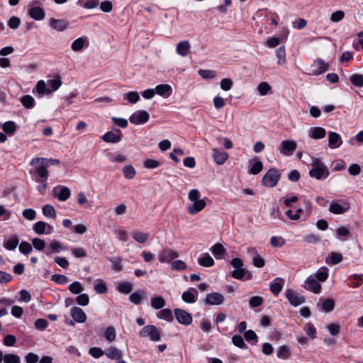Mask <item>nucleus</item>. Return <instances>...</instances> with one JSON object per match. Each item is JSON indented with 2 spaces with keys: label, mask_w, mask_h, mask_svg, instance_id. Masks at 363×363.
<instances>
[{
  "label": "nucleus",
  "mask_w": 363,
  "mask_h": 363,
  "mask_svg": "<svg viewBox=\"0 0 363 363\" xmlns=\"http://www.w3.org/2000/svg\"><path fill=\"white\" fill-rule=\"evenodd\" d=\"M206 206V202L203 199H199L194 201L193 204L189 206L188 211L190 214L194 215L202 211Z\"/></svg>",
  "instance_id": "obj_25"
},
{
  "label": "nucleus",
  "mask_w": 363,
  "mask_h": 363,
  "mask_svg": "<svg viewBox=\"0 0 363 363\" xmlns=\"http://www.w3.org/2000/svg\"><path fill=\"white\" fill-rule=\"evenodd\" d=\"M22 105L26 108H32L35 104V99L30 95H24L21 99Z\"/></svg>",
  "instance_id": "obj_44"
},
{
  "label": "nucleus",
  "mask_w": 363,
  "mask_h": 363,
  "mask_svg": "<svg viewBox=\"0 0 363 363\" xmlns=\"http://www.w3.org/2000/svg\"><path fill=\"white\" fill-rule=\"evenodd\" d=\"M4 363H21L20 357L13 354H7L4 356Z\"/></svg>",
  "instance_id": "obj_62"
},
{
  "label": "nucleus",
  "mask_w": 363,
  "mask_h": 363,
  "mask_svg": "<svg viewBox=\"0 0 363 363\" xmlns=\"http://www.w3.org/2000/svg\"><path fill=\"white\" fill-rule=\"evenodd\" d=\"M123 99L127 100L130 104H136L140 101V95L137 91H129L123 94Z\"/></svg>",
  "instance_id": "obj_36"
},
{
  "label": "nucleus",
  "mask_w": 363,
  "mask_h": 363,
  "mask_svg": "<svg viewBox=\"0 0 363 363\" xmlns=\"http://www.w3.org/2000/svg\"><path fill=\"white\" fill-rule=\"evenodd\" d=\"M155 94L165 99L169 97L172 94V88L167 84L157 85L155 88Z\"/></svg>",
  "instance_id": "obj_20"
},
{
  "label": "nucleus",
  "mask_w": 363,
  "mask_h": 363,
  "mask_svg": "<svg viewBox=\"0 0 363 363\" xmlns=\"http://www.w3.org/2000/svg\"><path fill=\"white\" fill-rule=\"evenodd\" d=\"M290 350L286 345H282L279 347L277 352V357L282 359H286L290 356Z\"/></svg>",
  "instance_id": "obj_53"
},
{
  "label": "nucleus",
  "mask_w": 363,
  "mask_h": 363,
  "mask_svg": "<svg viewBox=\"0 0 363 363\" xmlns=\"http://www.w3.org/2000/svg\"><path fill=\"white\" fill-rule=\"evenodd\" d=\"M150 119V114L147 111L140 110L134 112L129 118L131 123L135 125L144 124Z\"/></svg>",
  "instance_id": "obj_6"
},
{
  "label": "nucleus",
  "mask_w": 363,
  "mask_h": 363,
  "mask_svg": "<svg viewBox=\"0 0 363 363\" xmlns=\"http://www.w3.org/2000/svg\"><path fill=\"white\" fill-rule=\"evenodd\" d=\"M70 314L75 322L83 323L86 320L85 312L79 307H73L70 309Z\"/></svg>",
  "instance_id": "obj_17"
},
{
  "label": "nucleus",
  "mask_w": 363,
  "mask_h": 363,
  "mask_svg": "<svg viewBox=\"0 0 363 363\" xmlns=\"http://www.w3.org/2000/svg\"><path fill=\"white\" fill-rule=\"evenodd\" d=\"M105 354L111 359L118 360L122 358L123 352L118 348L111 346L106 350Z\"/></svg>",
  "instance_id": "obj_28"
},
{
  "label": "nucleus",
  "mask_w": 363,
  "mask_h": 363,
  "mask_svg": "<svg viewBox=\"0 0 363 363\" xmlns=\"http://www.w3.org/2000/svg\"><path fill=\"white\" fill-rule=\"evenodd\" d=\"M270 243L274 247H281L285 245V240L281 237L272 236L270 239Z\"/></svg>",
  "instance_id": "obj_61"
},
{
  "label": "nucleus",
  "mask_w": 363,
  "mask_h": 363,
  "mask_svg": "<svg viewBox=\"0 0 363 363\" xmlns=\"http://www.w3.org/2000/svg\"><path fill=\"white\" fill-rule=\"evenodd\" d=\"M19 240L16 236H13L4 242V247L8 250H13L18 245Z\"/></svg>",
  "instance_id": "obj_48"
},
{
  "label": "nucleus",
  "mask_w": 363,
  "mask_h": 363,
  "mask_svg": "<svg viewBox=\"0 0 363 363\" xmlns=\"http://www.w3.org/2000/svg\"><path fill=\"white\" fill-rule=\"evenodd\" d=\"M270 89V85L266 82H261L257 86V91L262 96L266 95Z\"/></svg>",
  "instance_id": "obj_63"
},
{
  "label": "nucleus",
  "mask_w": 363,
  "mask_h": 363,
  "mask_svg": "<svg viewBox=\"0 0 363 363\" xmlns=\"http://www.w3.org/2000/svg\"><path fill=\"white\" fill-rule=\"evenodd\" d=\"M108 259L110 262H111L113 269L117 272H121L122 270V258L121 257L117 256L109 257Z\"/></svg>",
  "instance_id": "obj_40"
},
{
  "label": "nucleus",
  "mask_w": 363,
  "mask_h": 363,
  "mask_svg": "<svg viewBox=\"0 0 363 363\" xmlns=\"http://www.w3.org/2000/svg\"><path fill=\"white\" fill-rule=\"evenodd\" d=\"M212 157L213 158L214 162L218 164H223L228 158V154L223 150H220L218 148L213 149Z\"/></svg>",
  "instance_id": "obj_18"
},
{
  "label": "nucleus",
  "mask_w": 363,
  "mask_h": 363,
  "mask_svg": "<svg viewBox=\"0 0 363 363\" xmlns=\"http://www.w3.org/2000/svg\"><path fill=\"white\" fill-rule=\"evenodd\" d=\"M28 16L35 21H42L45 16L44 10L40 6H33L28 9Z\"/></svg>",
  "instance_id": "obj_19"
},
{
  "label": "nucleus",
  "mask_w": 363,
  "mask_h": 363,
  "mask_svg": "<svg viewBox=\"0 0 363 363\" xmlns=\"http://www.w3.org/2000/svg\"><path fill=\"white\" fill-rule=\"evenodd\" d=\"M276 56L278 58V64L282 65L286 62V50L284 46H281L276 50Z\"/></svg>",
  "instance_id": "obj_47"
},
{
  "label": "nucleus",
  "mask_w": 363,
  "mask_h": 363,
  "mask_svg": "<svg viewBox=\"0 0 363 363\" xmlns=\"http://www.w3.org/2000/svg\"><path fill=\"white\" fill-rule=\"evenodd\" d=\"M203 301L208 305H221L224 301V296L220 293L213 292L208 294Z\"/></svg>",
  "instance_id": "obj_16"
},
{
  "label": "nucleus",
  "mask_w": 363,
  "mask_h": 363,
  "mask_svg": "<svg viewBox=\"0 0 363 363\" xmlns=\"http://www.w3.org/2000/svg\"><path fill=\"white\" fill-rule=\"evenodd\" d=\"M16 130V123L13 121H7L3 125V130L7 134H13Z\"/></svg>",
  "instance_id": "obj_56"
},
{
  "label": "nucleus",
  "mask_w": 363,
  "mask_h": 363,
  "mask_svg": "<svg viewBox=\"0 0 363 363\" xmlns=\"http://www.w3.org/2000/svg\"><path fill=\"white\" fill-rule=\"evenodd\" d=\"M179 253L172 249L166 248L162 250L159 255V261L161 263L169 262L177 258Z\"/></svg>",
  "instance_id": "obj_13"
},
{
  "label": "nucleus",
  "mask_w": 363,
  "mask_h": 363,
  "mask_svg": "<svg viewBox=\"0 0 363 363\" xmlns=\"http://www.w3.org/2000/svg\"><path fill=\"white\" fill-rule=\"evenodd\" d=\"M326 135L325 130L322 127H315L309 130V137L315 140L322 139Z\"/></svg>",
  "instance_id": "obj_27"
},
{
  "label": "nucleus",
  "mask_w": 363,
  "mask_h": 363,
  "mask_svg": "<svg viewBox=\"0 0 363 363\" xmlns=\"http://www.w3.org/2000/svg\"><path fill=\"white\" fill-rule=\"evenodd\" d=\"M123 176L128 179H132L136 174V171L132 165H125L122 169Z\"/></svg>",
  "instance_id": "obj_39"
},
{
  "label": "nucleus",
  "mask_w": 363,
  "mask_h": 363,
  "mask_svg": "<svg viewBox=\"0 0 363 363\" xmlns=\"http://www.w3.org/2000/svg\"><path fill=\"white\" fill-rule=\"evenodd\" d=\"M48 250H49V252H46V255H50L52 254L59 253L61 251L66 250L67 247L59 241L52 240L49 243Z\"/></svg>",
  "instance_id": "obj_22"
},
{
  "label": "nucleus",
  "mask_w": 363,
  "mask_h": 363,
  "mask_svg": "<svg viewBox=\"0 0 363 363\" xmlns=\"http://www.w3.org/2000/svg\"><path fill=\"white\" fill-rule=\"evenodd\" d=\"M54 196L61 201H67L71 195L69 189L64 186H57L54 190Z\"/></svg>",
  "instance_id": "obj_14"
},
{
  "label": "nucleus",
  "mask_w": 363,
  "mask_h": 363,
  "mask_svg": "<svg viewBox=\"0 0 363 363\" xmlns=\"http://www.w3.org/2000/svg\"><path fill=\"white\" fill-rule=\"evenodd\" d=\"M310 166L311 169L308 174L311 177L317 180H323L329 177L330 171L320 158L312 157Z\"/></svg>",
  "instance_id": "obj_1"
},
{
  "label": "nucleus",
  "mask_w": 363,
  "mask_h": 363,
  "mask_svg": "<svg viewBox=\"0 0 363 363\" xmlns=\"http://www.w3.org/2000/svg\"><path fill=\"white\" fill-rule=\"evenodd\" d=\"M285 296L291 305L295 307L301 305L305 301L303 296H300L298 293L290 289L286 290Z\"/></svg>",
  "instance_id": "obj_9"
},
{
  "label": "nucleus",
  "mask_w": 363,
  "mask_h": 363,
  "mask_svg": "<svg viewBox=\"0 0 363 363\" xmlns=\"http://www.w3.org/2000/svg\"><path fill=\"white\" fill-rule=\"evenodd\" d=\"M123 137V133L119 129L114 128L113 131H108L101 138L106 143H118Z\"/></svg>",
  "instance_id": "obj_10"
},
{
  "label": "nucleus",
  "mask_w": 363,
  "mask_h": 363,
  "mask_svg": "<svg viewBox=\"0 0 363 363\" xmlns=\"http://www.w3.org/2000/svg\"><path fill=\"white\" fill-rule=\"evenodd\" d=\"M48 24L54 30L60 32L65 30L69 26V22L65 19L50 18Z\"/></svg>",
  "instance_id": "obj_15"
},
{
  "label": "nucleus",
  "mask_w": 363,
  "mask_h": 363,
  "mask_svg": "<svg viewBox=\"0 0 363 363\" xmlns=\"http://www.w3.org/2000/svg\"><path fill=\"white\" fill-rule=\"evenodd\" d=\"M186 267H187L186 264L184 261L180 260V259L173 261L171 263V268L172 270L182 271V270L186 269Z\"/></svg>",
  "instance_id": "obj_55"
},
{
  "label": "nucleus",
  "mask_w": 363,
  "mask_h": 363,
  "mask_svg": "<svg viewBox=\"0 0 363 363\" xmlns=\"http://www.w3.org/2000/svg\"><path fill=\"white\" fill-rule=\"evenodd\" d=\"M85 39L83 38H79L74 40L71 45V48L74 52L81 51L84 46Z\"/></svg>",
  "instance_id": "obj_49"
},
{
  "label": "nucleus",
  "mask_w": 363,
  "mask_h": 363,
  "mask_svg": "<svg viewBox=\"0 0 363 363\" xmlns=\"http://www.w3.org/2000/svg\"><path fill=\"white\" fill-rule=\"evenodd\" d=\"M68 289L72 293L74 294H79L83 291V287L79 281H74L69 286Z\"/></svg>",
  "instance_id": "obj_60"
},
{
  "label": "nucleus",
  "mask_w": 363,
  "mask_h": 363,
  "mask_svg": "<svg viewBox=\"0 0 363 363\" xmlns=\"http://www.w3.org/2000/svg\"><path fill=\"white\" fill-rule=\"evenodd\" d=\"M263 169V164L261 161H257L254 163V164L249 169V173L250 174L256 175L259 174Z\"/></svg>",
  "instance_id": "obj_57"
},
{
  "label": "nucleus",
  "mask_w": 363,
  "mask_h": 363,
  "mask_svg": "<svg viewBox=\"0 0 363 363\" xmlns=\"http://www.w3.org/2000/svg\"><path fill=\"white\" fill-rule=\"evenodd\" d=\"M198 263L204 267H210L214 264V260L208 253H204L198 259Z\"/></svg>",
  "instance_id": "obj_32"
},
{
  "label": "nucleus",
  "mask_w": 363,
  "mask_h": 363,
  "mask_svg": "<svg viewBox=\"0 0 363 363\" xmlns=\"http://www.w3.org/2000/svg\"><path fill=\"white\" fill-rule=\"evenodd\" d=\"M321 311L325 313L332 311L335 308V302L332 298L323 299L320 304Z\"/></svg>",
  "instance_id": "obj_35"
},
{
  "label": "nucleus",
  "mask_w": 363,
  "mask_h": 363,
  "mask_svg": "<svg viewBox=\"0 0 363 363\" xmlns=\"http://www.w3.org/2000/svg\"><path fill=\"white\" fill-rule=\"evenodd\" d=\"M131 237L138 242L143 244L149 239V234L139 230H133L130 233Z\"/></svg>",
  "instance_id": "obj_29"
},
{
  "label": "nucleus",
  "mask_w": 363,
  "mask_h": 363,
  "mask_svg": "<svg viewBox=\"0 0 363 363\" xmlns=\"http://www.w3.org/2000/svg\"><path fill=\"white\" fill-rule=\"evenodd\" d=\"M104 337L108 342H113L116 337V330L113 327L109 326L108 327L104 332Z\"/></svg>",
  "instance_id": "obj_51"
},
{
  "label": "nucleus",
  "mask_w": 363,
  "mask_h": 363,
  "mask_svg": "<svg viewBox=\"0 0 363 363\" xmlns=\"http://www.w3.org/2000/svg\"><path fill=\"white\" fill-rule=\"evenodd\" d=\"M350 279H353V281L349 284V286L352 288L359 287L362 282H363V274H352Z\"/></svg>",
  "instance_id": "obj_50"
},
{
  "label": "nucleus",
  "mask_w": 363,
  "mask_h": 363,
  "mask_svg": "<svg viewBox=\"0 0 363 363\" xmlns=\"http://www.w3.org/2000/svg\"><path fill=\"white\" fill-rule=\"evenodd\" d=\"M145 296L146 294L144 291H140L139 292H135L130 294L129 299L134 304L138 305L140 303L142 298Z\"/></svg>",
  "instance_id": "obj_41"
},
{
  "label": "nucleus",
  "mask_w": 363,
  "mask_h": 363,
  "mask_svg": "<svg viewBox=\"0 0 363 363\" xmlns=\"http://www.w3.org/2000/svg\"><path fill=\"white\" fill-rule=\"evenodd\" d=\"M350 82L355 86H363V75L359 74H354L350 77Z\"/></svg>",
  "instance_id": "obj_54"
},
{
  "label": "nucleus",
  "mask_w": 363,
  "mask_h": 363,
  "mask_svg": "<svg viewBox=\"0 0 363 363\" xmlns=\"http://www.w3.org/2000/svg\"><path fill=\"white\" fill-rule=\"evenodd\" d=\"M343 260V256L338 252H332L326 258V262L333 265L337 264Z\"/></svg>",
  "instance_id": "obj_31"
},
{
  "label": "nucleus",
  "mask_w": 363,
  "mask_h": 363,
  "mask_svg": "<svg viewBox=\"0 0 363 363\" xmlns=\"http://www.w3.org/2000/svg\"><path fill=\"white\" fill-rule=\"evenodd\" d=\"M77 5L86 9H93L99 5V0H78Z\"/></svg>",
  "instance_id": "obj_30"
},
{
  "label": "nucleus",
  "mask_w": 363,
  "mask_h": 363,
  "mask_svg": "<svg viewBox=\"0 0 363 363\" xmlns=\"http://www.w3.org/2000/svg\"><path fill=\"white\" fill-rule=\"evenodd\" d=\"M165 306V301L162 296L151 298V306L154 309H162Z\"/></svg>",
  "instance_id": "obj_42"
},
{
  "label": "nucleus",
  "mask_w": 363,
  "mask_h": 363,
  "mask_svg": "<svg viewBox=\"0 0 363 363\" xmlns=\"http://www.w3.org/2000/svg\"><path fill=\"white\" fill-rule=\"evenodd\" d=\"M230 264L235 268L232 272V277L236 279H242L244 277H246V279H251L252 274L250 272H246L243 268V262L240 258H233Z\"/></svg>",
  "instance_id": "obj_2"
},
{
  "label": "nucleus",
  "mask_w": 363,
  "mask_h": 363,
  "mask_svg": "<svg viewBox=\"0 0 363 363\" xmlns=\"http://www.w3.org/2000/svg\"><path fill=\"white\" fill-rule=\"evenodd\" d=\"M301 286L305 289L312 291L314 294H319L321 291V285L312 274L306 279V280Z\"/></svg>",
  "instance_id": "obj_8"
},
{
  "label": "nucleus",
  "mask_w": 363,
  "mask_h": 363,
  "mask_svg": "<svg viewBox=\"0 0 363 363\" xmlns=\"http://www.w3.org/2000/svg\"><path fill=\"white\" fill-rule=\"evenodd\" d=\"M37 162H42L44 164H46V167L48 168L51 165H59L60 164V160L57 159H47V158H43V157H35L33 158L30 161V164L32 166L35 165Z\"/></svg>",
  "instance_id": "obj_26"
},
{
  "label": "nucleus",
  "mask_w": 363,
  "mask_h": 363,
  "mask_svg": "<svg viewBox=\"0 0 363 363\" xmlns=\"http://www.w3.org/2000/svg\"><path fill=\"white\" fill-rule=\"evenodd\" d=\"M244 337L247 342H250L251 341H254V342L251 343L252 345L257 342V335L252 330H248L245 331L244 333Z\"/></svg>",
  "instance_id": "obj_58"
},
{
  "label": "nucleus",
  "mask_w": 363,
  "mask_h": 363,
  "mask_svg": "<svg viewBox=\"0 0 363 363\" xmlns=\"http://www.w3.org/2000/svg\"><path fill=\"white\" fill-rule=\"evenodd\" d=\"M45 226H46L45 222L38 221L37 223H35L33 225V229L35 231V233L38 235L45 234L46 233Z\"/></svg>",
  "instance_id": "obj_52"
},
{
  "label": "nucleus",
  "mask_w": 363,
  "mask_h": 363,
  "mask_svg": "<svg viewBox=\"0 0 363 363\" xmlns=\"http://www.w3.org/2000/svg\"><path fill=\"white\" fill-rule=\"evenodd\" d=\"M284 280L277 277L269 284L270 290L274 296H277L282 290Z\"/></svg>",
  "instance_id": "obj_24"
},
{
  "label": "nucleus",
  "mask_w": 363,
  "mask_h": 363,
  "mask_svg": "<svg viewBox=\"0 0 363 363\" xmlns=\"http://www.w3.org/2000/svg\"><path fill=\"white\" fill-rule=\"evenodd\" d=\"M35 166L36 167V168L33 172V175L37 177L36 182H46L49 175L46 164H44L42 162H37Z\"/></svg>",
  "instance_id": "obj_7"
},
{
  "label": "nucleus",
  "mask_w": 363,
  "mask_h": 363,
  "mask_svg": "<svg viewBox=\"0 0 363 363\" xmlns=\"http://www.w3.org/2000/svg\"><path fill=\"white\" fill-rule=\"evenodd\" d=\"M182 298L187 303H193L196 301L194 295L190 291H184L182 295Z\"/></svg>",
  "instance_id": "obj_64"
},
{
  "label": "nucleus",
  "mask_w": 363,
  "mask_h": 363,
  "mask_svg": "<svg viewBox=\"0 0 363 363\" xmlns=\"http://www.w3.org/2000/svg\"><path fill=\"white\" fill-rule=\"evenodd\" d=\"M133 290V284L129 281H122L118 285V291L124 294L130 293Z\"/></svg>",
  "instance_id": "obj_37"
},
{
  "label": "nucleus",
  "mask_w": 363,
  "mask_h": 363,
  "mask_svg": "<svg viewBox=\"0 0 363 363\" xmlns=\"http://www.w3.org/2000/svg\"><path fill=\"white\" fill-rule=\"evenodd\" d=\"M297 147L296 143L294 140H283L279 146V150L284 155H291Z\"/></svg>",
  "instance_id": "obj_12"
},
{
  "label": "nucleus",
  "mask_w": 363,
  "mask_h": 363,
  "mask_svg": "<svg viewBox=\"0 0 363 363\" xmlns=\"http://www.w3.org/2000/svg\"><path fill=\"white\" fill-rule=\"evenodd\" d=\"M350 208L349 203L343 199L338 201H333L330 203L329 211L333 214H342L348 211Z\"/></svg>",
  "instance_id": "obj_5"
},
{
  "label": "nucleus",
  "mask_w": 363,
  "mask_h": 363,
  "mask_svg": "<svg viewBox=\"0 0 363 363\" xmlns=\"http://www.w3.org/2000/svg\"><path fill=\"white\" fill-rule=\"evenodd\" d=\"M211 250L213 255L217 259H222L225 253V249L220 243H216L213 246H212Z\"/></svg>",
  "instance_id": "obj_33"
},
{
  "label": "nucleus",
  "mask_w": 363,
  "mask_h": 363,
  "mask_svg": "<svg viewBox=\"0 0 363 363\" xmlns=\"http://www.w3.org/2000/svg\"><path fill=\"white\" fill-rule=\"evenodd\" d=\"M342 143L340 135L335 132L328 133V147L330 149L339 147Z\"/></svg>",
  "instance_id": "obj_21"
},
{
  "label": "nucleus",
  "mask_w": 363,
  "mask_h": 363,
  "mask_svg": "<svg viewBox=\"0 0 363 363\" xmlns=\"http://www.w3.org/2000/svg\"><path fill=\"white\" fill-rule=\"evenodd\" d=\"M142 337H149L153 342L160 341L161 339V330L153 325H148L143 327L139 333Z\"/></svg>",
  "instance_id": "obj_4"
},
{
  "label": "nucleus",
  "mask_w": 363,
  "mask_h": 363,
  "mask_svg": "<svg viewBox=\"0 0 363 363\" xmlns=\"http://www.w3.org/2000/svg\"><path fill=\"white\" fill-rule=\"evenodd\" d=\"M157 317L168 322H172L173 320L172 313L169 308L162 309L157 315Z\"/></svg>",
  "instance_id": "obj_43"
},
{
  "label": "nucleus",
  "mask_w": 363,
  "mask_h": 363,
  "mask_svg": "<svg viewBox=\"0 0 363 363\" xmlns=\"http://www.w3.org/2000/svg\"><path fill=\"white\" fill-rule=\"evenodd\" d=\"M190 43L188 40H182L177 43L176 52L182 57H186L190 52Z\"/></svg>",
  "instance_id": "obj_23"
},
{
  "label": "nucleus",
  "mask_w": 363,
  "mask_h": 363,
  "mask_svg": "<svg viewBox=\"0 0 363 363\" xmlns=\"http://www.w3.org/2000/svg\"><path fill=\"white\" fill-rule=\"evenodd\" d=\"M280 178L281 173L279 170L276 168H271L262 177V184L266 187L273 188L278 184Z\"/></svg>",
  "instance_id": "obj_3"
},
{
  "label": "nucleus",
  "mask_w": 363,
  "mask_h": 363,
  "mask_svg": "<svg viewBox=\"0 0 363 363\" xmlns=\"http://www.w3.org/2000/svg\"><path fill=\"white\" fill-rule=\"evenodd\" d=\"M233 343L239 348L245 349L247 347L243 338L240 335H233L232 337Z\"/></svg>",
  "instance_id": "obj_59"
},
{
  "label": "nucleus",
  "mask_w": 363,
  "mask_h": 363,
  "mask_svg": "<svg viewBox=\"0 0 363 363\" xmlns=\"http://www.w3.org/2000/svg\"><path fill=\"white\" fill-rule=\"evenodd\" d=\"M252 264L255 267L261 268L265 264L264 259L259 255V254L255 251L252 255Z\"/></svg>",
  "instance_id": "obj_46"
},
{
  "label": "nucleus",
  "mask_w": 363,
  "mask_h": 363,
  "mask_svg": "<svg viewBox=\"0 0 363 363\" xmlns=\"http://www.w3.org/2000/svg\"><path fill=\"white\" fill-rule=\"evenodd\" d=\"M312 275L318 281H324L328 278V269L326 267H322Z\"/></svg>",
  "instance_id": "obj_34"
},
{
  "label": "nucleus",
  "mask_w": 363,
  "mask_h": 363,
  "mask_svg": "<svg viewBox=\"0 0 363 363\" xmlns=\"http://www.w3.org/2000/svg\"><path fill=\"white\" fill-rule=\"evenodd\" d=\"M314 65L317 67L318 69L315 71V74H320L328 69V65L322 59H317L314 61Z\"/></svg>",
  "instance_id": "obj_38"
},
{
  "label": "nucleus",
  "mask_w": 363,
  "mask_h": 363,
  "mask_svg": "<svg viewBox=\"0 0 363 363\" xmlns=\"http://www.w3.org/2000/svg\"><path fill=\"white\" fill-rule=\"evenodd\" d=\"M42 211L43 214L47 218H55L56 217L55 210L51 205H45L42 208Z\"/></svg>",
  "instance_id": "obj_45"
},
{
  "label": "nucleus",
  "mask_w": 363,
  "mask_h": 363,
  "mask_svg": "<svg viewBox=\"0 0 363 363\" xmlns=\"http://www.w3.org/2000/svg\"><path fill=\"white\" fill-rule=\"evenodd\" d=\"M174 313L176 319L179 323L189 325L192 323L191 315L186 311L180 308H175Z\"/></svg>",
  "instance_id": "obj_11"
}]
</instances>
